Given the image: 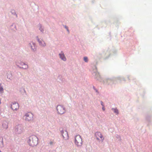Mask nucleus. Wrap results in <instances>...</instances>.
Instances as JSON below:
<instances>
[{"label": "nucleus", "instance_id": "nucleus-1", "mask_svg": "<svg viewBox=\"0 0 152 152\" xmlns=\"http://www.w3.org/2000/svg\"><path fill=\"white\" fill-rule=\"evenodd\" d=\"M37 138L35 136H32L30 137L28 143L32 146H36L37 144Z\"/></svg>", "mask_w": 152, "mask_h": 152}, {"label": "nucleus", "instance_id": "nucleus-2", "mask_svg": "<svg viewBox=\"0 0 152 152\" xmlns=\"http://www.w3.org/2000/svg\"><path fill=\"white\" fill-rule=\"evenodd\" d=\"M75 142L78 147H80L82 145V140L81 137L79 135H76L75 139Z\"/></svg>", "mask_w": 152, "mask_h": 152}, {"label": "nucleus", "instance_id": "nucleus-3", "mask_svg": "<svg viewBox=\"0 0 152 152\" xmlns=\"http://www.w3.org/2000/svg\"><path fill=\"white\" fill-rule=\"evenodd\" d=\"M33 115L31 113H28L26 114L24 116L25 119L28 121H31L32 120Z\"/></svg>", "mask_w": 152, "mask_h": 152}, {"label": "nucleus", "instance_id": "nucleus-4", "mask_svg": "<svg viewBox=\"0 0 152 152\" xmlns=\"http://www.w3.org/2000/svg\"><path fill=\"white\" fill-rule=\"evenodd\" d=\"M23 128L22 126L20 125H18L16 126L15 131L18 134L21 133L23 131Z\"/></svg>", "mask_w": 152, "mask_h": 152}, {"label": "nucleus", "instance_id": "nucleus-5", "mask_svg": "<svg viewBox=\"0 0 152 152\" xmlns=\"http://www.w3.org/2000/svg\"><path fill=\"white\" fill-rule=\"evenodd\" d=\"M58 113L59 114H63L65 112L64 108L62 106L58 105L57 107Z\"/></svg>", "mask_w": 152, "mask_h": 152}, {"label": "nucleus", "instance_id": "nucleus-6", "mask_svg": "<svg viewBox=\"0 0 152 152\" xmlns=\"http://www.w3.org/2000/svg\"><path fill=\"white\" fill-rule=\"evenodd\" d=\"M95 136L98 140H101L103 141L104 138L101 133L99 132H97L95 134Z\"/></svg>", "mask_w": 152, "mask_h": 152}, {"label": "nucleus", "instance_id": "nucleus-7", "mask_svg": "<svg viewBox=\"0 0 152 152\" xmlns=\"http://www.w3.org/2000/svg\"><path fill=\"white\" fill-rule=\"evenodd\" d=\"M62 136L63 138L65 140H67L68 139L69 136L67 132L65 130H63L61 131Z\"/></svg>", "mask_w": 152, "mask_h": 152}, {"label": "nucleus", "instance_id": "nucleus-8", "mask_svg": "<svg viewBox=\"0 0 152 152\" xmlns=\"http://www.w3.org/2000/svg\"><path fill=\"white\" fill-rule=\"evenodd\" d=\"M11 108L13 110H17L19 108L18 104V103H13L11 105Z\"/></svg>", "mask_w": 152, "mask_h": 152}, {"label": "nucleus", "instance_id": "nucleus-9", "mask_svg": "<svg viewBox=\"0 0 152 152\" xmlns=\"http://www.w3.org/2000/svg\"><path fill=\"white\" fill-rule=\"evenodd\" d=\"M2 126L4 129H7L8 128V123L6 121H4L2 123Z\"/></svg>", "mask_w": 152, "mask_h": 152}, {"label": "nucleus", "instance_id": "nucleus-10", "mask_svg": "<svg viewBox=\"0 0 152 152\" xmlns=\"http://www.w3.org/2000/svg\"><path fill=\"white\" fill-rule=\"evenodd\" d=\"M59 56L64 61H65L66 60V58L62 52H61L59 54Z\"/></svg>", "mask_w": 152, "mask_h": 152}, {"label": "nucleus", "instance_id": "nucleus-11", "mask_svg": "<svg viewBox=\"0 0 152 152\" xmlns=\"http://www.w3.org/2000/svg\"><path fill=\"white\" fill-rule=\"evenodd\" d=\"M39 44L42 46H45L46 45V44L45 42L43 40H40L39 39H38Z\"/></svg>", "mask_w": 152, "mask_h": 152}, {"label": "nucleus", "instance_id": "nucleus-12", "mask_svg": "<svg viewBox=\"0 0 152 152\" xmlns=\"http://www.w3.org/2000/svg\"><path fill=\"white\" fill-rule=\"evenodd\" d=\"M112 110H113L114 111V112L116 113V114H118V110L117 109L112 108Z\"/></svg>", "mask_w": 152, "mask_h": 152}, {"label": "nucleus", "instance_id": "nucleus-13", "mask_svg": "<svg viewBox=\"0 0 152 152\" xmlns=\"http://www.w3.org/2000/svg\"><path fill=\"white\" fill-rule=\"evenodd\" d=\"M3 88L0 85V92L1 93H3Z\"/></svg>", "mask_w": 152, "mask_h": 152}, {"label": "nucleus", "instance_id": "nucleus-14", "mask_svg": "<svg viewBox=\"0 0 152 152\" xmlns=\"http://www.w3.org/2000/svg\"><path fill=\"white\" fill-rule=\"evenodd\" d=\"M84 60L86 62H88V58L86 57H84Z\"/></svg>", "mask_w": 152, "mask_h": 152}, {"label": "nucleus", "instance_id": "nucleus-15", "mask_svg": "<svg viewBox=\"0 0 152 152\" xmlns=\"http://www.w3.org/2000/svg\"><path fill=\"white\" fill-rule=\"evenodd\" d=\"M54 142L53 141H51L49 142V144L50 145H52L53 144Z\"/></svg>", "mask_w": 152, "mask_h": 152}, {"label": "nucleus", "instance_id": "nucleus-16", "mask_svg": "<svg viewBox=\"0 0 152 152\" xmlns=\"http://www.w3.org/2000/svg\"><path fill=\"white\" fill-rule=\"evenodd\" d=\"M25 65L26 66V67H22L23 68L26 69L27 67V65L25 64Z\"/></svg>", "mask_w": 152, "mask_h": 152}, {"label": "nucleus", "instance_id": "nucleus-17", "mask_svg": "<svg viewBox=\"0 0 152 152\" xmlns=\"http://www.w3.org/2000/svg\"><path fill=\"white\" fill-rule=\"evenodd\" d=\"M102 109H103V110H105V108H104V106H103Z\"/></svg>", "mask_w": 152, "mask_h": 152}, {"label": "nucleus", "instance_id": "nucleus-18", "mask_svg": "<svg viewBox=\"0 0 152 152\" xmlns=\"http://www.w3.org/2000/svg\"><path fill=\"white\" fill-rule=\"evenodd\" d=\"M103 102H101V104L102 105V106H103Z\"/></svg>", "mask_w": 152, "mask_h": 152}, {"label": "nucleus", "instance_id": "nucleus-19", "mask_svg": "<svg viewBox=\"0 0 152 152\" xmlns=\"http://www.w3.org/2000/svg\"><path fill=\"white\" fill-rule=\"evenodd\" d=\"M66 29L68 31V29L66 27Z\"/></svg>", "mask_w": 152, "mask_h": 152}, {"label": "nucleus", "instance_id": "nucleus-20", "mask_svg": "<svg viewBox=\"0 0 152 152\" xmlns=\"http://www.w3.org/2000/svg\"><path fill=\"white\" fill-rule=\"evenodd\" d=\"M1 104V100H0V104Z\"/></svg>", "mask_w": 152, "mask_h": 152}, {"label": "nucleus", "instance_id": "nucleus-21", "mask_svg": "<svg viewBox=\"0 0 152 152\" xmlns=\"http://www.w3.org/2000/svg\"><path fill=\"white\" fill-rule=\"evenodd\" d=\"M32 49H33V50H34V48H31Z\"/></svg>", "mask_w": 152, "mask_h": 152}]
</instances>
